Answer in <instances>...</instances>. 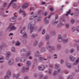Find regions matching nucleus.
I'll use <instances>...</instances> for the list:
<instances>
[{
  "mask_svg": "<svg viewBox=\"0 0 79 79\" xmlns=\"http://www.w3.org/2000/svg\"><path fill=\"white\" fill-rule=\"evenodd\" d=\"M47 17H46L44 19V21L45 22V24L46 25L48 24V23H49V21L48 20H47Z\"/></svg>",
  "mask_w": 79,
  "mask_h": 79,
  "instance_id": "obj_18",
  "label": "nucleus"
},
{
  "mask_svg": "<svg viewBox=\"0 0 79 79\" xmlns=\"http://www.w3.org/2000/svg\"><path fill=\"white\" fill-rule=\"evenodd\" d=\"M45 51V49L44 47H42L41 49V52H44Z\"/></svg>",
  "mask_w": 79,
  "mask_h": 79,
  "instance_id": "obj_33",
  "label": "nucleus"
},
{
  "mask_svg": "<svg viewBox=\"0 0 79 79\" xmlns=\"http://www.w3.org/2000/svg\"><path fill=\"white\" fill-rule=\"evenodd\" d=\"M71 13V10H69V11H68L67 12V13L66 14V15L67 16L69 14V13Z\"/></svg>",
  "mask_w": 79,
  "mask_h": 79,
  "instance_id": "obj_57",
  "label": "nucleus"
},
{
  "mask_svg": "<svg viewBox=\"0 0 79 79\" xmlns=\"http://www.w3.org/2000/svg\"><path fill=\"white\" fill-rule=\"evenodd\" d=\"M70 22L72 24H73L74 23V20L73 19H71L70 20Z\"/></svg>",
  "mask_w": 79,
  "mask_h": 79,
  "instance_id": "obj_52",
  "label": "nucleus"
},
{
  "mask_svg": "<svg viewBox=\"0 0 79 79\" xmlns=\"http://www.w3.org/2000/svg\"><path fill=\"white\" fill-rule=\"evenodd\" d=\"M9 64L11 66L13 65L14 63V60L13 59H10L9 60L8 62Z\"/></svg>",
  "mask_w": 79,
  "mask_h": 79,
  "instance_id": "obj_11",
  "label": "nucleus"
},
{
  "mask_svg": "<svg viewBox=\"0 0 79 79\" xmlns=\"http://www.w3.org/2000/svg\"><path fill=\"white\" fill-rule=\"evenodd\" d=\"M5 59V57L3 56H1V57H0V60H3Z\"/></svg>",
  "mask_w": 79,
  "mask_h": 79,
  "instance_id": "obj_47",
  "label": "nucleus"
},
{
  "mask_svg": "<svg viewBox=\"0 0 79 79\" xmlns=\"http://www.w3.org/2000/svg\"><path fill=\"white\" fill-rule=\"evenodd\" d=\"M19 13H22V15H23L24 17H25V16H26V13H25V12L23 10H20Z\"/></svg>",
  "mask_w": 79,
  "mask_h": 79,
  "instance_id": "obj_21",
  "label": "nucleus"
},
{
  "mask_svg": "<svg viewBox=\"0 0 79 79\" xmlns=\"http://www.w3.org/2000/svg\"><path fill=\"white\" fill-rule=\"evenodd\" d=\"M31 55V51H28L26 54V58H27L28 56H30V55Z\"/></svg>",
  "mask_w": 79,
  "mask_h": 79,
  "instance_id": "obj_16",
  "label": "nucleus"
},
{
  "mask_svg": "<svg viewBox=\"0 0 79 79\" xmlns=\"http://www.w3.org/2000/svg\"><path fill=\"white\" fill-rule=\"evenodd\" d=\"M12 6L14 8H16V6H17L16 4L15 3H13L12 4Z\"/></svg>",
  "mask_w": 79,
  "mask_h": 79,
  "instance_id": "obj_37",
  "label": "nucleus"
},
{
  "mask_svg": "<svg viewBox=\"0 0 79 79\" xmlns=\"http://www.w3.org/2000/svg\"><path fill=\"white\" fill-rule=\"evenodd\" d=\"M23 44H25L27 43V41H26V40H24L23 41Z\"/></svg>",
  "mask_w": 79,
  "mask_h": 79,
  "instance_id": "obj_51",
  "label": "nucleus"
},
{
  "mask_svg": "<svg viewBox=\"0 0 79 79\" xmlns=\"http://www.w3.org/2000/svg\"><path fill=\"white\" fill-rule=\"evenodd\" d=\"M69 58L71 61H74L76 60V57L72 55H70L69 56Z\"/></svg>",
  "mask_w": 79,
  "mask_h": 79,
  "instance_id": "obj_15",
  "label": "nucleus"
},
{
  "mask_svg": "<svg viewBox=\"0 0 79 79\" xmlns=\"http://www.w3.org/2000/svg\"><path fill=\"white\" fill-rule=\"evenodd\" d=\"M14 16L12 17L10 19V21L11 22H15L16 21V18H17V15H16V12H15L14 14Z\"/></svg>",
  "mask_w": 79,
  "mask_h": 79,
  "instance_id": "obj_3",
  "label": "nucleus"
},
{
  "mask_svg": "<svg viewBox=\"0 0 79 79\" xmlns=\"http://www.w3.org/2000/svg\"><path fill=\"white\" fill-rule=\"evenodd\" d=\"M64 63V60L61 59L60 60V63H61V64H63Z\"/></svg>",
  "mask_w": 79,
  "mask_h": 79,
  "instance_id": "obj_59",
  "label": "nucleus"
},
{
  "mask_svg": "<svg viewBox=\"0 0 79 79\" xmlns=\"http://www.w3.org/2000/svg\"><path fill=\"white\" fill-rule=\"evenodd\" d=\"M72 76L70 75L67 78V79H73V78H72Z\"/></svg>",
  "mask_w": 79,
  "mask_h": 79,
  "instance_id": "obj_63",
  "label": "nucleus"
},
{
  "mask_svg": "<svg viewBox=\"0 0 79 79\" xmlns=\"http://www.w3.org/2000/svg\"><path fill=\"white\" fill-rule=\"evenodd\" d=\"M38 45V41H35L33 43V47H35V46H37V45Z\"/></svg>",
  "mask_w": 79,
  "mask_h": 79,
  "instance_id": "obj_22",
  "label": "nucleus"
},
{
  "mask_svg": "<svg viewBox=\"0 0 79 79\" xmlns=\"http://www.w3.org/2000/svg\"><path fill=\"white\" fill-rule=\"evenodd\" d=\"M74 11H76V12H77V13H79V9H77H77H75Z\"/></svg>",
  "mask_w": 79,
  "mask_h": 79,
  "instance_id": "obj_54",
  "label": "nucleus"
},
{
  "mask_svg": "<svg viewBox=\"0 0 79 79\" xmlns=\"http://www.w3.org/2000/svg\"><path fill=\"white\" fill-rule=\"evenodd\" d=\"M79 62V60H77L75 63H74V64L75 65H77V64H78V63Z\"/></svg>",
  "mask_w": 79,
  "mask_h": 79,
  "instance_id": "obj_38",
  "label": "nucleus"
},
{
  "mask_svg": "<svg viewBox=\"0 0 79 79\" xmlns=\"http://www.w3.org/2000/svg\"><path fill=\"white\" fill-rule=\"evenodd\" d=\"M58 50H60L61 48V45L60 44H58L56 46Z\"/></svg>",
  "mask_w": 79,
  "mask_h": 79,
  "instance_id": "obj_20",
  "label": "nucleus"
},
{
  "mask_svg": "<svg viewBox=\"0 0 79 79\" xmlns=\"http://www.w3.org/2000/svg\"><path fill=\"white\" fill-rule=\"evenodd\" d=\"M65 27L67 29H69V25L68 23H67L65 25Z\"/></svg>",
  "mask_w": 79,
  "mask_h": 79,
  "instance_id": "obj_41",
  "label": "nucleus"
},
{
  "mask_svg": "<svg viewBox=\"0 0 79 79\" xmlns=\"http://www.w3.org/2000/svg\"><path fill=\"white\" fill-rule=\"evenodd\" d=\"M35 24V21H34L33 22L30 23L28 24V27H30V29L31 30L30 31L31 34H32L33 32V31L32 30H33V29H34V26Z\"/></svg>",
  "mask_w": 79,
  "mask_h": 79,
  "instance_id": "obj_1",
  "label": "nucleus"
},
{
  "mask_svg": "<svg viewBox=\"0 0 79 79\" xmlns=\"http://www.w3.org/2000/svg\"><path fill=\"white\" fill-rule=\"evenodd\" d=\"M11 51L13 53H15L16 52V50L15 49V48L14 47H12L11 49Z\"/></svg>",
  "mask_w": 79,
  "mask_h": 79,
  "instance_id": "obj_26",
  "label": "nucleus"
},
{
  "mask_svg": "<svg viewBox=\"0 0 79 79\" xmlns=\"http://www.w3.org/2000/svg\"><path fill=\"white\" fill-rule=\"evenodd\" d=\"M71 64L69 63H68L66 64V66L68 68H71Z\"/></svg>",
  "mask_w": 79,
  "mask_h": 79,
  "instance_id": "obj_32",
  "label": "nucleus"
},
{
  "mask_svg": "<svg viewBox=\"0 0 79 79\" xmlns=\"http://www.w3.org/2000/svg\"><path fill=\"white\" fill-rule=\"evenodd\" d=\"M45 68V66L43 65H40L38 67V69L40 71H43Z\"/></svg>",
  "mask_w": 79,
  "mask_h": 79,
  "instance_id": "obj_5",
  "label": "nucleus"
},
{
  "mask_svg": "<svg viewBox=\"0 0 79 79\" xmlns=\"http://www.w3.org/2000/svg\"><path fill=\"white\" fill-rule=\"evenodd\" d=\"M72 32H74L76 31V28L74 27H73L72 28Z\"/></svg>",
  "mask_w": 79,
  "mask_h": 79,
  "instance_id": "obj_45",
  "label": "nucleus"
},
{
  "mask_svg": "<svg viewBox=\"0 0 79 79\" xmlns=\"http://www.w3.org/2000/svg\"><path fill=\"white\" fill-rule=\"evenodd\" d=\"M11 26H12V24L11 23L10 24L8 27L7 28V30H10V29Z\"/></svg>",
  "mask_w": 79,
  "mask_h": 79,
  "instance_id": "obj_44",
  "label": "nucleus"
},
{
  "mask_svg": "<svg viewBox=\"0 0 79 79\" xmlns=\"http://www.w3.org/2000/svg\"><path fill=\"white\" fill-rule=\"evenodd\" d=\"M77 51H79V45L77 46Z\"/></svg>",
  "mask_w": 79,
  "mask_h": 79,
  "instance_id": "obj_64",
  "label": "nucleus"
},
{
  "mask_svg": "<svg viewBox=\"0 0 79 79\" xmlns=\"http://www.w3.org/2000/svg\"><path fill=\"white\" fill-rule=\"evenodd\" d=\"M21 44V43L19 42L18 41H17V43L15 44V46H17L18 45V46H19V45H20V44Z\"/></svg>",
  "mask_w": 79,
  "mask_h": 79,
  "instance_id": "obj_35",
  "label": "nucleus"
},
{
  "mask_svg": "<svg viewBox=\"0 0 79 79\" xmlns=\"http://www.w3.org/2000/svg\"><path fill=\"white\" fill-rule=\"evenodd\" d=\"M46 40H48L50 39V36L48 35H47L45 37Z\"/></svg>",
  "mask_w": 79,
  "mask_h": 79,
  "instance_id": "obj_30",
  "label": "nucleus"
},
{
  "mask_svg": "<svg viewBox=\"0 0 79 79\" xmlns=\"http://www.w3.org/2000/svg\"><path fill=\"white\" fill-rule=\"evenodd\" d=\"M35 10V8L34 7H32L30 8V11H31V10Z\"/></svg>",
  "mask_w": 79,
  "mask_h": 79,
  "instance_id": "obj_55",
  "label": "nucleus"
},
{
  "mask_svg": "<svg viewBox=\"0 0 79 79\" xmlns=\"http://www.w3.org/2000/svg\"><path fill=\"white\" fill-rule=\"evenodd\" d=\"M60 67V64L57 63L55 65V69H58Z\"/></svg>",
  "mask_w": 79,
  "mask_h": 79,
  "instance_id": "obj_17",
  "label": "nucleus"
},
{
  "mask_svg": "<svg viewBox=\"0 0 79 79\" xmlns=\"http://www.w3.org/2000/svg\"><path fill=\"white\" fill-rule=\"evenodd\" d=\"M69 73V71H64V73L65 74H68V73Z\"/></svg>",
  "mask_w": 79,
  "mask_h": 79,
  "instance_id": "obj_61",
  "label": "nucleus"
},
{
  "mask_svg": "<svg viewBox=\"0 0 79 79\" xmlns=\"http://www.w3.org/2000/svg\"><path fill=\"white\" fill-rule=\"evenodd\" d=\"M16 29V27H15L14 26H12L10 29V30H8L10 31H13V30H15Z\"/></svg>",
  "mask_w": 79,
  "mask_h": 79,
  "instance_id": "obj_19",
  "label": "nucleus"
},
{
  "mask_svg": "<svg viewBox=\"0 0 79 79\" xmlns=\"http://www.w3.org/2000/svg\"><path fill=\"white\" fill-rule=\"evenodd\" d=\"M6 6H7V4L6 3H5L3 4L2 6L3 7H6Z\"/></svg>",
  "mask_w": 79,
  "mask_h": 79,
  "instance_id": "obj_50",
  "label": "nucleus"
},
{
  "mask_svg": "<svg viewBox=\"0 0 79 79\" xmlns=\"http://www.w3.org/2000/svg\"><path fill=\"white\" fill-rule=\"evenodd\" d=\"M76 31L78 32H79V27H77L76 28Z\"/></svg>",
  "mask_w": 79,
  "mask_h": 79,
  "instance_id": "obj_60",
  "label": "nucleus"
},
{
  "mask_svg": "<svg viewBox=\"0 0 79 79\" xmlns=\"http://www.w3.org/2000/svg\"><path fill=\"white\" fill-rule=\"evenodd\" d=\"M53 35H56V31H53Z\"/></svg>",
  "mask_w": 79,
  "mask_h": 79,
  "instance_id": "obj_62",
  "label": "nucleus"
},
{
  "mask_svg": "<svg viewBox=\"0 0 79 79\" xmlns=\"http://www.w3.org/2000/svg\"><path fill=\"white\" fill-rule=\"evenodd\" d=\"M57 72L55 70L54 71V72L53 73V76H56V74H57Z\"/></svg>",
  "mask_w": 79,
  "mask_h": 79,
  "instance_id": "obj_36",
  "label": "nucleus"
},
{
  "mask_svg": "<svg viewBox=\"0 0 79 79\" xmlns=\"http://www.w3.org/2000/svg\"><path fill=\"white\" fill-rule=\"evenodd\" d=\"M45 33V29H44L42 31V35H44Z\"/></svg>",
  "mask_w": 79,
  "mask_h": 79,
  "instance_id": "obj_46",
  "label": "nucleus"
},
{
  "mask_svg": "<svg viewBox=\"0 0 79 79\" xmlns=\"http://www.w3.org/2000/svg\"><path fill=\"white\" fill-rule=\"evenodd\" d=\"M10 55H11V52H8L7 53V56L6 58V60H9Z\"/></svg>",
  "mask_w": 79,
  "mask_h": 79,
  "instance_id": "obj_8",
  "label": "nucleus"
},
{
  "mask_svg": "<svg viewBox=\"0 0 79 79\" xmlns=\"http://www.w3.org/2000/svg\"><path fill=\"white\" fill-rule=\"evenodd\" d=\"M39 53H40V52H39V51L36 52L35 54V56H39V58H40V55H39Z\"/></svg>",
  "mask_w": 79,
  "mask_h": 79,
  "instance_id": "obj_29",
  "label": "nucleus"
},
{
  "mask_svg": "<svg viewBox=\"0 0 79 79\" xmlns=\"http://www.w3.org/2000/svg\"><path fill=\"white\" fill-rule=\"evenodd\" d=\"M23 37L25 39L27 38V34L26 33H25L23 35Z\"/></svg>",
  "mask_w": 79,
  "mask_h": 79,
  "instance_id": "obj_25",
  "label": "nucleus"
},
{
  "mask_svg": "<svg viewBox=\"0 0 79 79\" xmlns=\"http://www.w3.org/2000/svg\"><path fill=\"white\" fill-rule=\"evenodd\" d=\"M52 72V69H49L48 70L49 74H51Z\"/></svg>",
  "mask_w": 79,
  "mask_h": 79,
  "instance_id": "obj_56",
  "label": "nucleus"
},
{
  "mask_svg": "<svg viewBox=\"0 0 79 79\" xmlns=\"http://www.w3.org/2000/svg\"><path fill=\"white\" fill-rule=\"evenodd\" d=\"M49 10L51 11H53V7H52L49 8Z\"/></svg>",
  "mask_w": 79,
  "mask_h": 79,
  "instance_id": "obj_49",
  "label": "nucleus"
},
{
  "mask_svg": "<svg viewBox=\"0 0 79 79\" xmlns=\"http://www.w3.org/2000/svg\"><path fill=\"white\" fill-rule=\"evenodd\" d=\"M21 52H25V53L27 52V50L26 49L23 48L21 50Z\"/></svg>",
  "mask_w": 79,
  "mask_h": 79,
  "instance_id": "obj_31",
  "label": "nucleus"
},
{
  "mask_svg": "<svg viewBox=\"0 0 79 79\" xmlns=\"http://www.w3.org/2000/svg\"><path fill=\"white\" fill-rule=\"evenodd\" d=\"M31 62L30 61H27V62H26V65L27 66L26 67L27 68L29 67V66H31Z\"/></svg>",
  "mask_w": 79,
  "mask_h": 79,
  "instance_id": "obj_12",
  "label": "nucleus"
},
{
  "mask_svg": "<svg viewBox=\"0 0 79 79\" xmlns=\"http://www.w3.org/2000/svg\"><path fill=\"white\" fill-rule=\"evenodd\" d=\"M17 0H12L9 5L7 7V8H10V6L11 5V4H12V3L13 2H16Z\"/></svg>",
  "mask_w": 79,
  "mask_h": 79,
  "instance_id": "obj_23",
  "label": "nucleus"
},
{
  "mask_svg": "<svg viewBox=\"0 0 79 79\" xmlns=\"http://www.w3.org/2000/svg\"><path fill=\"white\" fill-rule=\"evenodd\" d=\"M37 15H32L30 18V20H32V19H35L37 18L38 17Z\"/></svg>",
  "mask_w": 79,
  "mask_h": 79,
  "instance_id": "obj_7",
  "label": "nucleus"
},
{
  "mask_svg": "<svg viewBox=\"0 0 79 79\" xmlns=\"http://www.w3.org/2000/svg\"><path fill=\"white\" fill-rule=\"evenodd\" d=\"M10 76H8V75H6L4 77V79H10Z\"/></svg>",
  "mask_w": 79,
  "mask_h": 79,
  "instance_id": "obj_40",
  "label": "nucleus"
},
{
  "mask_svg": "<svg viewBox=\"0 0 79 79\" xmlns=\"http://www.w3.org/2000/svg\"><path fill=\"white\" fill-rule=\"evenodd\" d=\"M73 6H74V7H77L78 6V5H77V3H75L73 4Z\"/></svg>",
  "mask_w": 79,
  "mask_h": 79,
  "instance_id": "obj_39",
  "label": "nucleus"
},
{
  "mask_svg": "<svg viewBox=\"0 0 79 79\" xmlns=\"http://www.w3.org/2000/svg\"><path fill=\"white\" fill-rule=\"evenodd\" d=\"M68 42V39H64L63 40V42L64 43H67Z\"/></svg>",
  "mask_w": 79,
  "mask_h": 79,
  "instance_id": "obj_34",
  "label": "nucleus"
},
{
  "mask_svg": "<svg viewBox=\"0 0 79 79\" xmlns=\"http://www.w3.org/2000/svg\"><path fill=\"white\" fill-rule=\"evenodd\" d=\"M19 73L17 74H13V78H15V77L16 79H18L19 77Z\"/></svg>",
  "mask_w": 79,
  "mask_h": 79,
  "instance_id": "obj_10",
  "label": "nucleus"
},
{
  "mask_svg": "<svg viewBox=\"0 0 79 79\" xmlns=\"http://www.w3.org/2000/svg\"><path fill=\"white\" fill-rule=\"evenodd\" d=\"M42 27H41L38 30V32H40V31H41L42 30Z\"/></svg>",
  "mask_w": 79,
  "mask_h": 79,
  "instance_id": "obj_58",
  "label": "nucleus"
},
{
  "mask_svg": "<svg viewBox=\"0 0 79 79\" xmlns=\"http://www.w3.org/2000/svg\"><path fill=\"white\" fill-rule=\"evenodd\" d=\"M23 30H21V31H20V33L21 34H23V33H24V30H25V29H26V27H23Z\"/></svg>",
  "mask_w": 79,
  "mask_h": 79,
  "instance_id": "obj_28",
  "label": "nucleus"
},
{
  "mask_svg": "<svg viewBox=\"0 0 79 79\" xmlns=\"http://www.w3.org/2000/svg\"><path fill=\"white\" fill-rule=\"evenodd\" d=\"M40 58H39V61L41 62H42L44 60H48V59H44L43 58V56L42 55H40Z\"/></svg>",
  "mask_w": 79,
  "mask_h": 79,
  "instance_id": "obj_6",
  "label": "nucleus"
},
{
  "mask_svg": "<svg viewBox=\"0 0 79 79\" xmlns=\"http://www.w3.org/2000/svg\"><path fill=\"white\" fill-rule=\"evenodd\" d=\"M41 20H42V17L40 16L37 19V21H41Z\"/></svg>",
  "mask_w": 79,
  "mask_h": 79,
  "instance_id": "obj_43",
  "label": "nucleus"
},
{
  "mask_svg": "<svg viewBox=\"0 0 79 79\" xmlns=\"http://www.w3.org/2000/svg\"><path fill=\"white\" fill-rule=\"evenodd\" d=\"M6 45L5 43H3L2 44V45L0 46V51L1 50H2V49L3 47H6Z\"/></svg>",
  "mask_w": 79,
  "mask_h": 79,
  "instance_id": "obj_24",
  "label": "nucleus"
},
{
  "mask_svg": "<svg viewBox=\"0 0 79 79\" xmlns=\"http://www.w3.org/2000/svg\"><path fill=\"white\" fill-rule=\"evenodd\" d=\"M50 42L49 41H48L46 43V47L48 49H49L50 50H55V48L54 46H50Z\"/></svg>",
  "mask_w": 79,
  "mask_h": 79,
  "instance_id": "obj_2",
  "label": "nucleus"
},
{
  "mask_svg": "<svg viewBox=\"0 0 79 79\" xmlns=\"http://www.w3.org/2000/svg\"><path fill=\"white\" fill-rule=\"evenodd\" d=\"M28 6V4L25 3L22 6V8L23 9H26Z\"/></svg>",
  "mask_w": 79,
  "mask_h": 79,
  "instance_id": "obj_14",
  "label": "nucleus"
},
{
  "mask_svg": "<svg viewBox=\"0 0 79 79\" xmlns=\"http://www.w3.org/2000/svg\"><path fill=\"white\" fill-rule=\"evenodd\" d=\"M29 70V67H25L23 66L22 68V73H24L25 71H28Z\"/></svg>",
  "mask_w": 79,
  "mask_h": 79,
  "instance_id": "obj_4",
  "label": "nucleus"
},
{
  "mask_svg": "<svg viewBox=\"0 0 79 79\" xmlns=\"http://www.w3.org/2000/svg\"><path fill=\"white\" fill-rule=\"evenodd\" d=\"M44 44V43L43 42H40L38 44V47H41V46L43 45V44Z\"/></svg>",
  "mask_w": 79,
  "mask_h": 79,
  "instance_id": "obj_27",
  "label": "nucleus"
},
{
  "mask_svg": "<svg viewBox=\"0 0 79 79\" xmlns=\"http://www.w3.org/2000/svg\"><path fill=\"white\" fill-rule=\"evenodd\" d=\"M58 41L59 42H61L62 41V38H58Z\"/></svg>",
  "mask_w": 79,
  "mask_h": 79,
  "instance_id": "obj_48",
  "label": "nucleus"
},
{
  "mask_svg": "<svg viewBox=\"0 0 79 79\" xmlns=\"http://www.w3.org/2000/svg\"><path fill=\"white\" fill-rule=\"evenodd\" d=\"M59 22L58 21H54V25H56V24H58V23Z\"/></svg>",
  "mask_w": 79,
  "mask_h": 79,
  "instance_id": "obj_53",
  "label": "nucleus"
},
{
  "mask_svg": "<svg viewBox=\"0 0 79 79\" xmlns=\"http://www.w3.org/2000/svg\"><path fill=\"white\" fill-rule=\"evenodd\" d=\"M11 75V70H7L6 73V75H7V76H9L10 77Z\"/></svg>",
  "mask_w": 79,
  "mask_h": 79,
  "instance_id": "obj_13",
  "label": "nucleus"
},
{
  "mask_svg": "<svg viewBox=\"0 0 79 79\" xmlns=\"http://www.w3.org/2000/svg\"><path fill=\"white\" fill-rule=\"evenodd\" d=\"M74 49H70V53H74Z\"/></svg>",
  "mask_w": 79,
  "mask_h": 79,
  "instance_id": "obj_42",
  "label": "nucleus"
},
{
  "mask_svg": "<svg viewBox=\"0 0 79 79\" xmlns=\"http://www.w3.org/2000/svg\"><path fill=\"white\" fill-rule=\"evenodd\" d=\"M19 62H22V63H24V62H25V61H26V58H25V57H23L19 60Z\"/></svg>",
  "mask_w": 79,
  "mask_h": 79,
  "instance_id": "obj_9",
  "label": "nucleus"
}]
</instances>
